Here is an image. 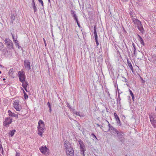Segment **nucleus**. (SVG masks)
Segmentation results:
<instances>
[{
  "label": "nucleus",
  "mask_w": 156,
  "mask_h": 156,
  "mask_svg": "<svg viewBox=\"0 0 156 156\" xmlns=\"http://www.w3.org/2000/svg\"><path fill=\"white\" fill-rule=\"evenodd\" d=\"M132 96V99L133 100V101H134V95H133V96Z\"/></svg>",
  "instance_id": "51"
},
{
  "label": "nucleus",
  "mask_w": 156,
  "mask_h": 156,
  "mask_svg": "<svg viewBox=\"0 0 156 156\" xmlns=\"http://www.w3.org/2000/svg\"><path fill=\"white\" fill-rule=\"evenodd\" d=\"M18 76L19 80L21 82H25L26 76L25 73L23 71H19L18 72Z\"/></svg>",
  "instance_id": "3"
},
{
  "label": "nucleus",
  "mask_w": 156,
  "mask_h": 156,
  "mask_svg": "<svg viewBox=\"0 0 156 156\" xmlns=\"http://www.w3.org/2000/svg\"><path fill=\"white\" fill-rule=\"evenodd\" d=\"M114 115L115 118L118 116L116 112H115L114 113Z\"/></svg>",
  "instance_id": "41"
},
{
  "label": "nucleus",
  "mask_w": 156,
  "mask_h": 156,
  "mask_svg": "<svg viewBox=\"0 0 156 156\" xmlns=\"http://www.w3.org/2000/svg\"><path fill=\"white\" fill-rule=\"evenodd\" d=\"M127 63L129 67L133 72V69L131 62L127 60Z\"/></svg>",
  "instance_id": "17"
},
{
  "label": "nucleus",
  "mask_w": 156,
  "mask_h": 156,
  "mask_svg": "<svg viewBox=\"0 0 156 156\" xmlns=\"http://www.w3.org/2000/svg\"><path fill=\"white\" fill-rule=\"evenodd\" d=\"M22 83V86L24 87H27L28 85V83L25 80V82H21Z\"/></svg>",
  "instance_id": "21"
},
{
  "label": "nucleus",
  "mask_w": 156,
  "mask_h": 156,
  "mask_svg": "<svg viewBox=\"0 0 156 156\" xmlns=\"http://www.w3.org/2000/svg\"><path fill=\"white\" fill-rule=\"evenodd\" d=\"M66 151L67 155L68 156H74V152L73 148L71 147Z\"/></svg>",
  "instance_id": "7"
},
{
  "label": "nucleus",
  "mask_w": 156,
  "mask_h": 156,
  "mask_svg": "<svg viewBox=\"0 0 156 156\" xmlns=\"http://www.w3.org/2000/svg\"><path fill=\"white\" fill-rule=\"evenodd\" d=\"M1 45H2V46H3V45L1 43L0 44V46L1 47V48H2Z\"/></svg>",
  "instance_id": "59"
},
{
  "label": "nucleus",
  "mask_w": 156,
  "mask_h": 156,
  "mask_svg": "<svg viewBox=\"0 0 156 156\" xmlns=\"http://www.w3.org/2000/svg\"><path fill=\"white\" fill-rule=\"evenodd\" d=\"M32 6L33 9L34 10V13L35 14H36L35 12L37 11V7L35 5H32Z\"/></svg>",
  "instance_id": "24"
},
{
  "label": "nucleus",
  "mask_w": 156,
  "mask_h": 156,
  "mask_svg": "<svg viewBox=\"0 0 156 156\" xmlns=\"http://www.w3.org/2000/svg\"><path fill=\"white\" fill-rule=\"evenodd\" d=\"M122 77L123 78H124V79H125V77H124V76H122Z\"/></svg>",
  "instance_id": "62"
},
{
  "label": "nucleus",
  "mask_w": 156,
  "mask_h": 156,
  "mask_svg": "<svg viewBox=\"0 0 156 156\" xmlns=\"http://www.w3.org/2000/svg\"><path fill=\"white\" fill-rule=\"evenodd\" d=\"M48 1L49 3H51L50 0H48Z\"/></svg>",
  "instance_id": "60"
},
{
  "label": "nucleus",
  "mask_w": 156,
  "mask_h": 156,
  "mask_svg": "<svg viewBox=\"0 0 156 156\" xmlns=\"http://www.w3.org/2000/svg\"><path fill=\"white\" fill-rule=\"evenodd\" d=\"M64 145L65 147V150H66V149H69L72 147L71 144L69 143V141L67 140L65 141Z\"/></svg>",
  "instance_id": "11"
},
{
  "label": "nucleus",
  "mask_w": 156,
  "mask_h": 156,
  "mask_svg": "<svg viewBox=\"0 0 156 156\" xmlns=\"http://www.w3.org/2000/svg\"><path fill=\"white\" fill-rule=\"evenodd\" d=\"M27 87H24L23 88H24V89L26 91V92H28V91L27 90Z\"/></svg>",
  "instance_id": "57"
},
{
  "label": "nucleus",
  "mask_w": 156,
  "mask_h": 156,
  "mask_svg": "<svg viewBox=\"0 0 156 156\" xmlns=\"http://www.w3.org/2000/svg\"><path fill=\"white\" fill-rule=\"evenodd\" d=\"M2 25V24L0 22V25Z\"/></svg>",
  "instance_id": "63"
},
{
  "label": "nucleus",
  "mask_w": 156,
  "mask_h": 156,
  "mask_svg": "<svg viewBox=\"0 0 156 156\" xmlns=\"http://www.w3.org/2000/svg\"><path fill=\"white\" fill-rule=\"evenodd\" d=\"M69 108L71 111H73L74 110V109H73V108H71V107H69Z\"/></svg>",
  "instance_id": "47"
},
{
  "label": "nucleus",
  "mask_w": 156,
  "mask_h": 156,
  "mask_svg": "<svg viewBox=\"0 0 156 156\" xmlns=\"http://www.w3.org/2000/svg\"><path fill=\"white\" fill-rule=\"evenodd\" d=\"M43 40H44V42L45 45V46H46L47 44H46V41L45 40V39H44V38H43Z\"/></svg>",
  "instance_id": "45"
},
{
  "label": "nucleus",
  "mask_w": 156,
  "mask_h": 156,
  "mask_svg": "<svg viewBox=\"0 0 156 156\" xmlns=\"http://www.w3.org/2000/svg\"><path fill=\"white\" fill-rule=\"evenodd\" d=\"M129 92L130 93V94L131 95V96H133V95L134 94H133V93L132 92V91L130 89H129Z\"/></svg>",
  "instance_id": "39"
},
{
  "label": "nucleus",
  "mask_w": 156,
  "mask_h": 156,
  "mask_svg": "<svg viewBox=\"0 0 156 156\" xmlns=\"http://www.w3.org/2000/svg\"><path fill=\"white\" fill-rule=\"evenodd\" d=\"M16 14H11V16L10 18L11 21H10V23H12V24H13L15 20H16Z\"/></svg>",
  "instance_id": "14"
},
{
  "label": "nucleus",
  "mask_w": 156,
  "mask_h": 156,
  "mask_svg": "<svg viewBox=\"0 0 156 156\" xmlns=\"http://www.w3.org/2000/svg\"><path fill=\"white\" fill-rule=\"evenodd\" d=\"M80 112H76L75 113V114L76 115H77L79 116H80Z\"/></svg>",
  "instance_id": "40"
},
{
  "label": "nucleus",
  "mask_w": 156,
  "mask_h": 156,
  "mask_svg": "<svg viewBox=\"0 0 156 156\" xmlns=\"http://www.w3.org/2000/svg\"><path fill=\"white\" fill-rule=\"evenodd\" d=\"M151 122L154 127L156 128V120H155Z\"/></svg>",
  "instance_id": "28"
},
{
  "label": "nucleus",
  "mask_w": 156,
  "mask_h": 156,
  "mask_svg": "<svg viewBox=\"0 0 156 156\" xmlns=\"http://www.w3.org/2000/svg\"><path fill=\"white\" fill-rule=\"evenodd\" d=\"M91 136H92L93 138L96 139V140H98L96 136L94 135V133H92L91 134Z\"/></svg>",
  "instance_id": "34"
},
{
  "label": "nucleus",
  "mask_w": 156,
  "mask_h": 156,
  "mask_svg": "<svg viewBox=\"0 0 156 156\" xmlns=\"http://www.w3.org/2000/svg\"><path fill=\"white\" fill-rule=\"evenodd\" d=\"M35 5L34 0H32V1L31 5Z\"/></svg>",
  "instance_id": "42"
},
{
  "label": "nucleus",
  "mask_w": 156,
  "mask_h": 156,
  "mask_svg": "<svg viewBox=\"0 0 156 156\" xmlns=\"http://www.w3.org/2000/svg\"><path fill=\"white\" fill-rule=\"evenodd\" d=\"M5 42L8 48L10 49H13V43L11 40L9 39H5Z\"/></svg>",
  "instance_id": "4"
},
{
  "label": "nucleus",
  "mask_w": 156,
  "mask_h": 156,
  "mask_svg": "<svg viewBox=\"0 0 156 156\" xmlns=\"http://www.w3.org/2000/svg\"><path fill=\"white\" fill-rule=\"evenodd\" d=\"M14 107L17 111H20L22 109L21 106L19 105V101L16 100L14 103Z\"/></svg>",
  "instance_id": "6"
},
{
  "label": "nucleus",
  "mask_w": 156,
  "mask_h": 156,
  "mask_svg": "<svg viewBox=\"0 0 156 156\" xmlns=\"http://www.w3.org/2000/svg\"><path fill=\"white\" fill-rule=\"evenodd\" d=\"M5 80V78H3V80Z\"/></svg>",
  "instance_id": "61"
},
{
  "label": "nucleus",
  "mask_w": 156,
  "mask_h": 156,
  "mask_svg": "<svg viewBox=\"0 0 156 156\" xmlns=\"http://www.w3.org/2000/svg\"><path fill=\"white\" fill-rule=\"evenodd\" d=\"M115 119L117 122V124L118 125L120 126L121 125V121L119 116L115 118Z\"/></svg>",
  "instance_id": "19"
},
{
  "label": "nucleus",
  "mask_w": 156,
  "mask_h": 156,
  "mask_svg": "<svg viewBox=\"0 0 156 156\" xmlns=\"http://www.w3.org/2000/svg\"><path fill=\"white\" fill-rule=\"evenodd\" d=\"M108 96L110 97V98L111 99L112 98L110 96V94L108 92Z\"/></svg>",
  "instance_id": "56"
},
{
  "label": "nucleus",
  "mask_w": 156,
  "mask_h": 156,
  "mask_svg": "<svg viewBox=\"0 0 156 156\" xmlns=\"http://www.w3.org/2000/svg\"><path fill=\"white\" fill-rule=\"evenodd\" d=\"M124 81L125 82H127V80L126 78H125Z\"/></svg>",
  "instance_id": "53"
},
{
  "label": "nucleus",
  "mask_w": 156,
  "mask_h": 156,
  "mask_svg": "<svg viewBox=\"0 0 156 156\" xmlns=\"http://www.w3.org/2000/svg\"><path fill=\"white\" fill-rule=\"evenodd\" d=\"M136 49H135V50H134L133 54L134 55H136V54L135 53V52H136Z\"/></svg>",
  "instance_id": "50"
},
{
  "label": "nucleus",
  "mask_w": 156,
  "mask_h": 156,
  "mask_svg": "<svg viewBox=\"0 0 156 156\" xmlns=\"http://www.w3.org/2000/svg\"><path fill=\"white\" fill-rule=\"evenodd\" d=\"M24 64L25 69H27L28 70L30 69V63L28 60H24Z\"/></svg>",
  "instance_id": "10"
},
{
  "label": "nucleus",
  "mask_w": 156,
  "mask_h": 156,
  "mask_svg": "<svg viewBox=\"0 0 156 156\" xmlns=\"http://www.w3.org/2000/svg\"><path fill=\"white\" fill-rule=\"evenodd\" d=\"M0 149L1 150H2V153L3 151V148L2 146V144L0 143Z\"/></svg>",
  "instance_id": "35"
},
{
  "label": "nucleus",
  "mask_w": 156,
  "mask_h": 156,
  "mask_svg": "<svg viewBox=\"0 0 156 156\" xmlns=\"http://www.w3.org/2000/svg\"><path fill=\"white\" fill-rule=\"evenodd\" d=\"M67 106H68V107H69H69H70V105H69V103H67Z\"/></svg>",
  "instance_id": "54"
},
{
  "label": "nucleus",
  "mask_w": 156,
  "mask_h": 156,
  "mask_svg": "<svg viewBox=\"0 0 156 156\" xmlns=\"http://www.w3.org/2000/svg\"><path fill=\"white\" fill-rule=\"evenodd\" d=\"M47 105L49 108V112H51V106L49 102L47 103Z\"/></svg>",
  "instance_id": "30"
},
{
  "label": "nucleus",
  "mask_w": 156,
  "mask_h": 156,
  "mask_svg": "<svg viewBox=\"0 0 156 156\" xmlns=\"http://www.w3.org/2000/svg\"><path fill=\"white\" fill-rule=\"evenodd\" d=\"M96 25H94V35L97 34V30H96Z\"/></svg>",
  "instance_id": "31"
},
{
  "label": "nucleus",
  "mask_w": 156,
  "mask_h": 156,
  "mask_svg": "<svg viewBox=\"0 0 156 156\" xmlns=\"http://www.w3.org/2000/svg\"><path fill=\"white\" fill-rule=\"evenodd\" d=\"M97 126H99L100 127L101 129H102V127H103L102 126V125H100L99 124H97Z\"/></svg>",
  "instance_id": "43"
},
{
  "label": "nucleus",
  "mask_w": 156,
  "mask_h": 156,
  "mask_svg": "<svg viewBox=\"0 0 156 156\" xmlns=\"http://www.w3.org/2000/svg\"><path fill=\"white\" fill-rule=\"evenodd\" d=\"M16 156H20V154L19 153H16Z\"/></svg>",
  "instance_id": "49"
},
{
  "label": "nucleus",
  "mask_w": 156,
  "mask_h": 156,
  "mask_svg": "<svg viewBox=\"0 0 156 156\" xmlns=\"http://www.w3.org/2000/svg\"><path fill=\"white\" fill-rule=\"evenodd\" d=\"M141 79L142 80V83H144L145 82V81L143 80V78L142 77H141Z\"/></svg>",
  "instance_id": "44"
},
{
  "label": "nucleus",
  "mask_w": 156,
  "mask_h": 156,
  "mask_svg": "<svg viewBox=\"0 0 156 156\" xmlns=\"http://www.w3.org/2000/svg\"><path fill=\"white\" fill-rule=\"evenodd\" d=\"M77 23V24L78 26V27H79L80 28L81 27V26H80V23H79V22Z\"/></svg>",
  "instance_id": "46"
},
{
  "label": "nucleus",
  "mask_w": 156,
  "mask_h": 156,
  "mask_svg": "<svg viewBox=\"0 0 156 156\" xmlns=\"http://www.w3.org/2000/svg\"><path fill=\"white\" fill-rule=\"evenodd\" d=\"M106 112H109L108 110H109L106 107Z\"/></svg>",
  "instance_id": "58"
},
{
  "label": "nucleus",
  "mask_w": 156,
  "mask_h": 156,
  "mask_svg": "<svg viewBox=\"0 0 156 156\" xmlns=\"http://www.w3.org/2000/svg\"><path fill=\"white\" fill-rule=\"evenodd\" d=\"M86 150H80V154L82 155L83 156H85L84 151Z\"/></svg>",
  "instance_id": "32"
},
{
  "label": "nucleus",
  "mask_w": 156,
  "mask_h": 156,
  "mask_svg": "<svg viewBox=\"0 0 156 156\" xmlns=\"http://www.w3.org/2000/svg\"><path fill=\"white\" fill-rule=\"evenodd\" d=\"M137 36L139 38L138 40L140 41V44L143 45L144 46L145 44L144 43V40L142 37L139 34H137Z\"/></svg>",
  "instance_id": "16"
},
{
  "label": "nucleus",
  "mask_w": 156,
  "mask_h": 156,
  "mask_svg": "<svg viewBox=\"0 0 156 156\" xmlns=\"http://www.w3.org/2000/svg\"><path fill=\"white\" fill-rule=\"evenodd\" d=\"M118 93V98H117V105L118 106V105H119L121 107V98L120 97V94L121 93H120L119 92V89L118 88H117Z\"/></svg>",
  "instance_id": "13"
},
{
  "label": "nucleus",
  "mask_w": 156,
  "mask_h": 156,
  "mask_svg": "<svg viewBox=\"0 0 156 156\" xmlns=\"http://www.w3.org/2000/svg\"><path fill=\"white\" fill-rule=\"evenodd\" d=\"M45 126L38 125L37 128L38 129V134L40 136H42V133L44 132V129Z\"/></svg>",
  "instance_id": "8"
},
{
  "label": "nucleus",
  "mask_w": 156,
  "mask_h": 156,
  "mask_svg": "<svg viewBox=\"0 0 156 156\" xmlns=\"http://www.w3.org/2000/svg\"><path fill=\"white\" fill-rule=\"evenodd\" d=\"M14 117L16 118H18V115L16 114V116H15Z\"/></svg>",
  "instance_id": "55"
},
{
  "label": "nucleus",
  "mask_w": 156,
  "mask_h": 156,
  "mask_svg": "<svg viewBox=\"0 0 156 156\" xmlns=\"http://www.w3.org/2000/svg\"><path fill=\"white\" fill-rule=\"evenodd\" d=\"M71 16L73 18V19L76 18L77 17V16L75 11L73 10H71Z\"/></svg>",
  "instance_id": "15"
},
{
  "label": "nucleus",
  "mask_w": 156,
  "mask_h": 156,
  "mask_svg": "<svg viewBox=\"0 0 156 156\" xmlns=\"http://www.w3.org/2000/svg\"><path fill=\"white\" fill-rule=\"evenodd\" d=\"M79 143L80 145V150H85V146L83 142L80 139L79 141Z\"/></svg>",
  "instance_id": "12"
},
{
  "label": "nucleus",
  "mask_w": 156,
  "mask_h": 156,
  "mask_svg": "<svg viewBox=\"0 0 156 156\" xmlns=\"http://www.w3.org/2000/svg\"><path fill=\"white\" fill-rule=\"evenodd\" d=\"M106 121L108 123V126L109 128L108 130L110 131L111 134L113 136L116 135L119 141L122 144L124 143L125 141V133L120 130H118L110 124L107 120Z\"/></svg>",
  "instance_id": "1"
},
{
  "label": "nucleus",
  "mask_w": 156,
  "mask_h": 156,
  "mask_svg": "<svg viewBox=\"0 0 156 156\" xmlns=\"http://www.w3.org/2000/svg\"><path fill=\"white\" fill-rule=\"evenodd\" d=\"M9 75H10L11 76H12V75L13 74V68H11L9 70Z\"/></svg>",
  "instance_id": "25"
},
{
  "label": "nucleus",
  "mask_w": 156,
  "mask_h": 156,
  "mask_svg": "<svg viewBox=\"0 0 156 156\" xmlns=\"http://www.w3.org/2000/svg\"><path fill=\"white\" fill-rule=\"evenodd\" d=\"M2 73V72L1 71H0V73Z\"/></svg>",
  "instance_id": "64"
},
{
  "label": "nucleus",
  "mask_w": 156,
  "mask_h": 156,
  "mask_svg": "<svg viewBox=\"0 0 156 156\" xmlns=\"http://www.w3.org/2000/svg\"><path fill=\"white\" fill-rule=\"evenodd\" d=\"M133 21L135 24H137V28L142 34H143L144 32V30L141 22L138 19H133Z\"/></svg>",
  "instance_id": "2"
},
{
  "label": "nucleus",
  "mask_w": 156,
  "mask_h": 156,
  "mask_svg": "<svg viewBox=\"0 0 156 156\" xmlns=\"http://www.w3.org/2000/svg\"><path fill=\"white\" fill-rule=\"evenodd\" d=\"M12 119L9 117H7L5 118V120L4 122V125L6 127H8L9 125L11 124L12 122Z\"/></svg>",
  "instance_id": "9"
},
{
  "label": "nucleus",
  "mask_w": 156,
  "mask_h": 156,
  "mask_svg": "<svg viewBox=\"0 0 156 156\" xmlns=\"http://www.w3.org/2000/svg\"><path fill=\"white\" fill-rule=\"evenodd\" d=\"M149 118L150 119V121L151 122H152V121L155 120L154 119L153 116H152V115L150 114V115H149Z\"/></svg>",
  "instance_id": "29"
},
{
  "label": "nucleus",
  "mask_w": 156,
  "mask_h": 156,
  "mask_svg": "<svg viewBox=\"0 0 156 156\" xmlns=\"http://www.w3.org/2000/svg\"><path fill=\"white\" fill-rule=\"evenodd\" d=\"M123 2H126L128 1L129 0H121Z\"/></svg>",
  "instance_id": "48"
},
{
  "label": "nucleus",
  "mask_w": 156,
  "mask_h": 156,
  "mask_svg": "<svg viewBox=\"0 0 156 156\" xmlns=\"http://www.w3.org/2000/svg\"><path fill=\"white\" fill-rule=\"evenodd\" d=\"M19 115H24L25 114H22V112L21 113H20H20H19Z\"/></svg>",
  "instance_id": "52"
},
{
  "label": "nucleus",
  "mask_w": 156,
  "mask_h": 156,
  "mask_svg": "<svg viewBox=\"0 0 156 156\" xmlns=\"http://www.w3.org/2000/svg\"><path fill=\"white\" fill-rule=\"evenodd\" d=\"M23 90V94H24V97L25 100H27L28 99V96L27 93L24 91Z\"/></svg>",
  "instance_id": "27"
},
{
  "label": "nucleus",
  "mask_w": 156,
  "mask_h": 156,
  "mask_svg": "<svg viewBox=\"0 0 156 156\" xmlns=\"http://www.w3.org/2000/svg\"><path fill=\"white\" fill-rule=\"evenodd\" d=\"M8 112L9 113L8 115L9 116L13 117H14L15 116H16V114L13 112H12L10 110H9Z\"/></svg>",
  "instance_id": "18"
},
{
  "label": "nucleus",
  "mask_w": 156,
  "mask_h": 156,
  "mask_svg": "<svg viewBox=\"0 0 156 156\" xmlns=\"http://www.w3.org/2000/svg\"><path fill=\"white\" fill-rule=\"evenodd\" d=\"M11 34L12 35L13 41H15V38H16V37H15L14 36V35L13 34H12V33Z\"/></svg>",
  "instance_id": "36"
},
{
  "label": "nucleus",
  "mask_w": 156,
  "mask_h": 156,
  "mask_svg": "<svg viewBox=\"0 0 156 156\" xmlns=\"http://www.w3.org/2000/svg\"><path fill=\"white\" fill-rule=\"evenodd\" d=\"M38 125L44 126V122L41 120H40L38 122Z\"/></svg>",
  "instance_id": "23"
},
{
  "label": "nucleus",
  "mask_w": 156,
  "mask_h": 156,
  "mask_svg": "<svg viewBox=\"0 0 156 156\" xmlns=\"http://www.w3.org/2000/svg\"><path fill=\"white\" fill-rule=\"evenodd\" d=\"M94 36L95 40L97 46L99 45V43L98 40V37L97 34L94 35Z\"/></svg>",
  "instance_id": "20"
},
{
  "label": "nucleus",
  "mask_w": 156,
  "mask_h": 156,
  "mask_svg": "<svg viewBox=\"0 0 156 156\" xmlns=\"http://www.w3.org/2000/svg\"><path fill=\"white\" fill-rule=\"evenodd\" d=\"M39 149L42 154L46 155H48L49 150L46 146L41 147Z\"/></svg>",
  "instance_id": "5"
},
{
  "label": "nucleus",
  "mask_w": 156,
  "mask_h": 156,
  "mask_svg": "<svg viewBox=\"0 0 156 156\" xmlns=\"http://www.w3.org/2000/svg\"><path fill=\"white\" fill-rule=\"evenodd\" d=\"M14 42L15 43L16 45V46H18V48H20V46L19 45V44L18 42V41L17 40V37H16V38H15V41H14Z\"/></svg>",
  "instance_id": "26"
},
{
  "label": "nucleus",
  "mask_w": 156,
  "mask_h": 156,
  "mask_svg": "<svg viewBox=\"0 0 156 156\" xmlns=\"http://www.w3.org/2000/svg\"><path fill=\"white\" fill-rule=\"evenodd\" d=\"M15 132H16V130L15 129H13L12 130L10 131L9 133V134L10 136L11 137L13 136V135L14 134Z\"/></svg>",
  "instance_id": "22"
},
{
  "label": "nucleus",
  "mask_w": 156,
  "mask_h": 156,
  "mask_svg": "<svg viewBox=\"0 0 156 156\" xmlns=\"http://www.w3.org/2000/svg\"><path fill=\"white\" fill-rule=\"evenodd\" d=\"M132 45L133 48V50H135V49H136L135 44L133 43H132Z\"/></svg>",
  "instance_id": "37"
},
{
  "label": "nucleus",
  "mask_w": 156,
  "mask_h": 156,
  "mask_svg": "<svg viewBox=\"0 0 156 156\" xmlns=\"http://www.w3.org/2000/svg\"><path fill=\"white\" fill-rule=\"evenodd\" d=\"M74 20H75V21L77 23L79 22L78 17L77 18H75V19H74Z\"/></svg>",
  "instance_id": "38"
},
{
  "label": "nucleus",
  "mask_w": 156,
  "mask_h": 156,
  "mask_svg": "<svg viewBox=\"0 0 156 156\" xmlns=\"http://www.w3.org/2000/svg\"><path fill=\"white\" fill-rule=\"evenodd\" d=\"M39 2L41 3V5H42V6L43 7H44V3H43V1L42 0H38Z\"/></svg>",
  "instance_id": "33"
}]
</instances>
